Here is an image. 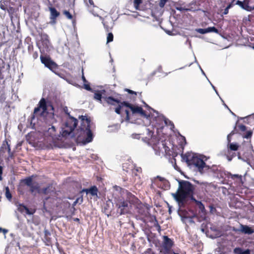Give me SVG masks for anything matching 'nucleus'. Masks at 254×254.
Listing matches in <instances>:
<instances>
[{"mask_svg": "<svg viewBox=\"0 0 254 254\" xmlns=\"http://www.w3.org/2000/svg\"><path fill=\"white\" fill-rule=\"evenodd\" d=\"M195 187L188 181L182 180L179 182V188L176 193L172 195L180 206L185 205L188 198H194Z\"/></svg>", "mask_w": 254, "mask_h": 254, "instance_id": "nucleus-1", "label": "nucleus"}, {"mask_svg": "<svg viewBox=\"0 0 254 254\" xmlns=\"http://www.w3.org/2000/svg\"><path fill=\"white\" fill-rule=\"evenodd\" d=\"M81 120L80 126L77 129L76 134H72V136L76 137L79 140H83L84 142L89 143L93 139V133L91 130L90 118L86 116H81L79 117Z\"/></svg>", "mask_w": 254, "mask_h": 254, "instance_id": "nucleus-2", "label": "nucleus"}, {"mask_svg": "<svg viewBox=\"0 0 254 254\" xmlns=\"http://www.w3.org/2000/svg\"><path fill=\"white\" fill-rule=\"evenodd\" d=\"M46 115L54 119V107L52 103L47 102L46 99L42 98L38 103L37 107L34 109L33 114L31 116V120L35 119L36 117H42Z\"/></svg>", "mask_w": 254, "mask_h": 254, "instance_id": "nucleus-3", "label": "nucleus"}, {"mask_svg": "<svg viewBox=\"0 0 254 254\" xmlns=\"http://www.w3.org/2000/svg\"><path fill=\"white\" fill-rule=\"evenodd\" d=\"M182 157L188 166L196 168L201 173H203L206 164L202 159L190 153L182 154Z\"/></svg>", "mask_w": 254, "mask_h": 254, "instance_id": "nucleus-4", "label": "nucleus"}, {"mask_svg": "<svg viewBox=\"0 0 254 254\" xmlns=\"http://www.w3.org/2000/svg\"><path fill=\"white\" fill-rule=\"evenodd\" d=\"M58 193L53 195L52 196L46 197L44 200L43 208L46 210L47 208L54 209L55 207H62L63 200L58 197Z\"/></svg>", "mask_w": 254, "mask_h": 254, "instance_id": "nucleus-5", "label": "nucleus"}, {"mask_svg": "<svg viewBox=\"0 0 254 254\" xmlns=\"http://www.w3.org/2000/svg\"><path fill=\"white\" fill-rule=\"evenodd\" d=\"M78 124V120L69 115L64 127L62 129V135L67 137L71 134Z\"/></svg>", "mask_w": 254, "mask_h": 254, "instance_id": "nucleus-6", "label": "nucleus"}, {"mask_svg": "<svg viewBox=\"0 0 254 254\" xmlns=\"http://www.w3.org/2000/svg\"><path fill=\"white\" fill-rule=\"evenodd\" d=\"M147 143L151 146L155 150H156L158 148L159 150L161 151L162 149H164L167 154L170 155L169 152L170 149L166 145L165 141H160L158 137L155 135H152L150 138H148Z\"/></svg>", "mask_w": 254, "mask_h": 254, "instance_id": "nucleus-7", "label": "nucleus"}, {"mask_svg": "<svg viewBox=\"0 0 254 254\" xmlns=\"http://www.w3.org/2000/svg\"><path fill=\"white\" fill-rule=\"evenodd\" d=\"M162 238L160 252L162 254H171L173 252L172 248L174 245V241L167 236H163Z\"/></svg>", "mask_w": 254, "mask_h": 254, "instance_id": "nucleus-8", "label": "nucleus"}, {"mask_svg": "<svg viewBox=\"0 0 254 254\" xmlns=\"http://www.w3.org/2000/svg\"><path fill=\"white\" fill-rule=\"evenodd\" d=\"M39 35L40 36V40L37 43L39 49L41 53L48 52L51 45L49 36L42 32H39Z\"/></svg>", "mask_w": 254, "mask_h": 254, "instance_id": "nucleus-9", "label": "nucleus"}, {"mask_svg": "<svg viewBox=\"0 0 254 254\" xmlns=\"http://www.w3.org/2000/svg\"><path fill=\"white\" fill-rule=\"evenodd\" d=\"M115 207L117 208V212L120 215L128 213L130 210V206L127 200L123 199H119L115 201Z\"/></svg>", "mask_w": 254, "mask_h": 254, "instance_id": "nucleus-10", "label": "nucleus"}, {"mask_svg": "<svg viewBox=\"0 0 254 254\" xmlns=\"http://www.w3.org/2000/svg\"><path fill=\"white\" fill-rule=\"evenodd\" d=\"M40 60L41 63L44 64L46 67L48 68L56 74H59L58 73V65L55 62L51 60L50 57L41 56Z\"/></svg>", "mask_w": 254, "mask_h": 254, "instance_id": "nucleus-11", "label": "nucleus"}, {"mask_svg": "<svg viewBox=\"0 0 254 254\" xmlns=\"http://www.w3.org/2000/svg\"><path fill=\"white\" fill-rule=\"evenodd\" d=\"M123 104L124 105L125 107L128 108L130 110L132 115L138 114L141 117L146 118L148 117L146 112L143 110L142 107L134 105L127 101H123Z\"/></svg>", "mask_w": 254, "mask_h": 254, "instance_id": "nucleus-12", "label": "nucleus"}, {"mask_svg": "<svg viewBox=\"0 0 254 254\" xmlns=\"http://www.w3.org/2000/svg\"><path fill=\"white\" fill-rule=\"evenodd\" d=\"M103 99L108 104L113 106H116L122 102V98L121 95H117L115 97L106 96L103 97Z\"/></svg>", "mask_w": 254, "mask_h": 254, "instance_id": "nucleus-13", "label": "nucleus"}, {"mask_svg": "<svg viewBox=\"0 0 254 254\" xmlns=\"http://www.w3.org/2000/svg\"><path fill=\"white\" fill-rule=\"evenodd\" d=\"M250 0H244L243 1L238 0L235 4L247 11H252L253 8L250 5Z\"/></svg>", "mask_w": 254, "mask_h": 254, "instance_id": "nucleus-14", "label": "nucleus"}, {"mask_svg": "<svg viewBox=\"0 0 254 254\" xmlns=\"http://www.w3.org/2000/svg\"><path fill=\"white\" fill-rule=\"evenodd\" d=\"M41 192L46 195L52 194V196L53 195L57 194L58 193V192L56 191V189L52 184H49L46 188H43L41 190Z\"/></svg>", "mask_w": 254, "mask_h": 254, "instance_id": "nucleus-15", "label": "nucleus"}, {"mask_svg": "<svg viewBox=\"0 0 254 254\" xmlns=\"http://www.w3.org/2000/svg\"><path fill=\"white\" fill-rule=\"evenodd\" d=\"M50 5L49 10L50 11V19L53 23H55L57 17L60 15V13L55 7L52 6V4L50 3Z\"/></svg>", "mask_w": 254, "mask_h": 254, "instance_id": "nucleus-16", "label": "nucleus"}, {"mask_svg": "<svg viewBox=\"0 0 254 254\" xmlns=\"http://www.w3.org/2000/svg\"><path fill=\"white\" fill-rule=\"evenodd\" d=\"M81 192H85L86 194L90 193L93 196H97L98 189L96 186H93L89 189H83Z\"/></svg>", "mask_w": 254, "mask_h": 254, "instance_id": "nucleus-17", "label": "nucleus"}, {"mask_svg": "<svg viewBox=\"0 0 254 254\" xmlns=\"http://www.w3.org/2000/svg\"><path fill=\"white\" fill-rule=\"evenodd\" d=\"M241 229L240 230H235L236 232L237 231H241L242 233H244L245 234H252L254 232V230L249 226L247 225H244L241 224Z\"/></svg>", "mask_w": 254, "mask_h": 254, "instance_id": "nucleus-18", "label": "nucleus"}, {"mask_svg": "<svg viewBox=\"0 0 254 254\" xmlns=\"http://www.w3.org/2000/svg\"><path fill=\"white\" fill-rule=\"evenodd\" d=\"M47 135L51 136L53 139L57 138V134L56 132V128L55 126H52L49 127L46 133Z\"/></svg>", "mask_w": 254, "mask_h": 254, "instance_id": "nucleus-19", "label": "nucleus"}, {"mask_svg": "<svg viewBox=\"0 0 254 254\" xmlns=\"http://www.w3.org/2000/svg\"><path fill=\"white\" fill-rule=\"evenodd\" d=\"M163 12V8L155 6L152 9V15L155 17H159L162 15Z\"/></svg>", "mask_w": 254, "mask_h": 254, "instance_id": "nucleus-20", "label": "nucleus"}, {"mask_svg": "<svg viewBox=\"0 0 254 254\" xmlns=\"http://www.w3.org/2000/svg\"><path fill=\"white\" fill-rule=\"evenodd\" d=\"M155 184H156L159 188L163 189V190H168L169 189L170 185V183L167 180H165L164 181H162L161 183H157L155 181L153 182Z\"/></svg>", "mask_w": 254, "mask_h": 254, "instance_id": "nucleus-21", "label": "nucleus"}, {"mask_svg": "<svg viewBox=\"0 0 254 254\" xmlns=\"http://www.w3.org/2000/svg\"><path fill=\"white\" fill-rule=\"evenodd\" d=\"M204 170L207 171L208 173H213L214 174H218V172L219 171L217 166L212 165V166H209L206 164Z\"/></svg>", "mask_w": 254, "mask_h": 254, "instance_id": "nucleus-22", "label": "nucleus"}, {"mask_svg": "<svg viewBox=\"0 0 254 254\" xmlns=\"http://www.w3.org/2000/svg\"><path fill=\"white\" fill-rule=\"evenodd\" d=\"M191 200L195 203L196 206L199 209V212L205 214L206 213V210L205 209L204 205L200 201L197 200L195 198H193Z\"/></svg>", "mask_w": 254, "mask_h": 254, "instance_id": "nucleus-23", "label": "nucleus"}, {"mask_svg": "<svg viewBox=\"0 0 254 254\" xmlns=\"http://www.w3.org/2000/svg\"><path fill=\"white\" fill-rule=\"evenodd\" d=\"M127 199L130 203H136L138 200V198L131 192L127 191Z\"/></svg>", "mask_w": 254, "mask_h": 254, "instance_id": "nucleus-24", "label": "nucleus"}, {"mask_svg": "<svg viewBox=\"0 0 254 254\" xmlns=\"http://www.w3.org/2000/svg\"><path fill=\"white\" fill-rule=\"evenodd\" d=\"M44 239L45 240V242L46 245L48 246H50L52 244L51 238L50 237L51 234L49 231L47 229H45L44 231Z\"/></svg>", "mask_w": 254, "mask_h": 254, "instance_id": "nucleus-25", "label": "nucleus"}, {"mask_svg": "<svg viewBox=\"0 0 254 254\" xmlns=\"http://www.w3.org/2000/svg\"><path fill=\"white\" fill-rule=\"evenodd\" d=\"M133 164L129 161L124 163L123 164V169L126 172L132 171L133 170Z\"/></svg>", "mask_w": 254, "mask_h": 254, "instance_id": "nucleus-26", "label": "nucleus"}, {"mask_svg": "<svg viewBox=\"0 0 254 254\" xmlns=\"http://www.w3.org/2000/svg\"><path fill=\"white\" fill-rule=\"evenodd\" d=\"M102 92H105V91L104 90L102 91H96L94 95V99L99 101L100 103H102V99H103V97H104L102 95Z\"/></svg>", "mask_w": 254, "mask_h": 254, "instance_id": "nucleus-27", "label": "nucleus"}, {"mask_svg": "<svg viewBox=\"0 0 254 254\" xmlns=\"http://www.w3.org/2000/svg\"><path fill=\"white\" fill-rule=\"evenodd\" d=\"M30 191L31 193H33L35 191H38L39 193L40 192V186L38 183L34 182L29 187Z\"/></svg>", "mask_w": 254, "mask_h": 254, "instance_id": "nucleus-28", "label": "nucleus"}, {"mask_svg": "<svg viewBox=\"0 0 254 254\" xmlns=\"http://www.w3.org/2000/svg\"><path fill=\"white\" fill-rule=\"evenodd\" d=\"M8 140L5 139L2 142L1 146L0 147V155H2L5 153L6 147L8 146Z\"/></svg>", "mask_w": 254, "mask_h": 254, "instance_id": "nucleus-29", "label": "nucleus"}, {"mask_svg": "<svg viewBox=\"0 0 254 254\" xmlns=\"http://www.w3.org/2000/svg\"><path fill=\"white\" fill-rule=\"evenodd\" d=\"M150 222L153 223V225L157 229L160 231L161 230V226L159 224L158 221L155 216H152L150 217Z\"/></svg>", "mask_w": 254, "mask_h": 254, "instance_id": "nucleus-30", "label": "nucleus"}, {"mask_svg": "<svg viewBox=\"0 0 254 254\" xmlns=\"http://www.w3.org/2000/svg\"><path fill=\"white\" fill-rule=\"evenodd\" d=\"M33 176H30L26 178L23 180V182L24 183V184L28 187L31 186L33 184Z\"/></svg>", "mask_w": 254, "mask_h": 254, "instance_id": "nucleus-31", "label": "nucleus"}, {"mask_svg": "<svg viewBox=\"0 0 254 254\" xmlns=\"http://www.w3.org/2000/svg\"><path fill=\"white\" fill-rule=\"evenodd\" d=\"M132 172L135 176L137 175V173H141L142 172V169L140 167L137 166L135 164H133V170Z\"/></svg>", "mask_w": 254, "mask_h": 254, "instance_id": "nucleus-32", "label": "nucleus"}, {"mask_svg": "<svg viewBox=\"0 0 254 254\" xmlns=\"http://www.w3.org/2000/svg\"><path fill=\"white\" fill-rule=\"evenodd\" d=\"M123 101L118 104V106L115 109V112L118 115H120L121 114V110L123 107L125 106L123 104Z\"/></svg>", "mask_w": 254, "mask_h": 254, "instance_id": "nucleus-33", "label": "nucleus"}, {"mask_svg": "<svg viewBox=\"0 0 254 254\" xmlns=\"http://www.w3.org/2000/svg\"><path fill=\"white\" fill-rule=\"evenodd\" d=\"M142 3V0H134L133 5L136 10L139 9V5Z\"/></svg>", "mask_w": 254, "mask_h": 254, "instance_id": "nucleus-34", "label": "nucleus"}, {"mask_svg": "<svg viewBox=\"0 0 254 254\" xmlns=\"http://www.w3.org/2000/svg\"><path fill=\"white\" fill-rule=\"evenodd\" d=\"M229 148L231 150L236 151L239 148V145L237 143H231L229 144Z\"/></svg>", "mask_w": 254, "mask_h": 254, "instance_id": "nucleus-35", "label": "nucleus"}, {"mask_svg": "<svg viewBox=\"0 0 254 254\" xmlns=\"http://www.w3.org/2000/svg\"><path fill=\"white\" fill-rule=\"evenodd\" d=\"M63 14L66 17L67 19L70 20L73 19L72 15L68 11H67L66 10H64Z\"/></svg>", "mask_w": 254, "mask_h": 254, "instance_id": "nucleus-36", "label": "nucleus"}, {"mask_svg": "<svg viewBox=\"0 0 254 254\" xmlns=\"http://www.w3.org/2000/svg\"><path fill=\"white\" fill-rule=\"evenodd\" d=\"M125 91L127 92L129 94H132L133 95V96H132L133 100H134L135 99L136 97L137 96V92L133 91L129 89H126Z\"/></svg>", "mask_w": 254, "mask_h": 254, "instance_id": "nucleus-37", "label": "nucleus"}, {"mask_svg": "<svg viewBox=\"0 0 254 254\" xmlns=\"http://www.w3.org/2000/svg\"><path fill=\"white\" fill-rule=\"evenodd\" d=\"M5 196L8 199H11L12 198L11 194L8 187L5 188Z\"/></svg>", "mask_w": 254, "mask_h": 254, "instance_id": "nucleus-38", "label": "nucleus"}, {"mask_svg": "<svg viewBox=\"0 0 254 254\" xmlns=\"http://www.w3.org/2000/svg\"><path fill=\"white\" fill-rule=\"evenodd\" d=\"M102 23L104 25V28L106 29L107 32H109L112 29V26L108 24V22L107 21L103 20Z\"/></svg>", "mask_w": 254, "mask_h": 254, "instance_id": "nucleus-39", "label": "nucleus"}, {"mask_svg": "<svg viewBox=\"0 0 254 254\" xmlns=\"http://www.w3.org/2000/svg\"><path fill=\"white\" fill-rule=\"evenodd\" d=\"M166 180L165 178L160 177L159 176H157L156 178H154V182L156 181L157 183H161L162 181Z\"/></svg>", "mask_w": 254, "mask_h": 254, "instance_id": "nucleus-40", "label": "nucleus"}, {"mask_svg": "<svg viewBox=\"0 0 254 254\" xmlns=\"http://www.w3.org/2000/svg\"><path fill=\"white\" fill-rule=\"evenodd\" d=\"M208 33L214 32L215 33H218L219 30L215 27H210L207 28Z\"/></svg>", "mask_w": 254, "mask_h": 254, "instance_id": "nucleus-41", "label": "nucleus"}, {"mask_svg": "<svg viewBox=\"0 0 254 254\" xmlns=\"http://www.w3.org/2000/svg\"><path fill=\"white\" fill-rule=\"evenodd\" d=\"M114 36L112 33H109L107 37V43H110L113 41Z\"/></svg>", "mask_w": 254, "mask_h": 254, "instance_id": "nucleus-42", "label": "nucleus"}, {"mask_svg": "<svg viewBox=\"0 0 254 254\" xmlns=\"http://www.w3.org/2000/svg\"><path fill=\"white\" fill-rule=\"evenodd\" d=\"M28 52L29 54H32L34 52V47L32 43H29L27 47Z\"/></svg>", "mask_w": 254, "mask_h": 254, "instance_id": "nucleus-43", "label": "nucleus"}, {"mask_svg": "<svg viewBox=\"0 0 254 254\" xmlns=\"http://www.w3.org/2000/svg\"><path fill=\"white\" fill-rule=\"evenodd\" d=\"M196 31L198 33H199L200 34H204L208 33L207 28H204V29L198 28V29H196Z\"/></svg>", "mask_w": 254, "mask_h": 254, "instance_id": "nucleus-44", "label": "nucleus"}, {"mask_svg": "<svg viewBox=\"0 0 254 254\" xmlns=\"http://www.w3.org/2000/svg\"><path fill=\"white\" fill-rule=\"evenodd\" d=\"M21 206L23 207V209H24V210L26 211V214H27L28 215H32L35 212V211L30 210L29 209V208L25 205H21Z\"/></svg>", "mask_w": 254, "mask_h": 254, "instance_id": "nucleus-45", "label": "nucleus"}, {"mask_svg": "<svg viewBox=\"0 0 254 254\" xmlns=\"http://www.w3.org/2000/svg\"><path fill=\"white\" fill-rule=\"evenodd\" d=\"M236 128L238 127L239 130H240L241 131H245L247 129L246 127L242 124L239 125L235 127ZM237 131V129L236 130Z\"/></svg>", "mask_w": 254, "mask_h": 254, "instance_id": "nucleus-46", "label": "nucleus"}, {"mask_svg": "<svg viewBox=\"0 0 254 254\" xmlns=\"http://www.w3.org/2000/svg\"><path fill=\"white\" fill-rule=\"evenodd\" d=\"M236 127H235L234 129L233 130H232L229 134L228 135V136H227V140H228L229 142H230L231 141L230 136L231 135H233V134H234L235 133H237L238 132V131H236Z\"/></svg>", "mask_w": 254, "mask_h": 254, "instance_id": "nucleus-47", "label": "nucleus"}, {"mask_svg": "<svg viewBox=\"0 0 254 254\" xmlns=\"http://www.w3.org/2000/svg\"><path fill=\"white\" fill-rule=\"evenodd\" d=\"M83 86H84V88L86 90H87V91H93V90L91 88L90 84L88 82L84 83Z\"/></svg>", "mask_w": 254, "mask_h": 254, "instance_id": "nucleus-48", "label": "nucleus"}, {"mask_svg": "<svg viewBox=\"0 0 254 254\" xmlns=\"http://www.w3.org/2000/svg\"><path fill=\"white\" fill-rule=\"evenodd\" d=\"M125 112L126 113V120L129 121L130 119V115L129 111L127 109H126Z\"/></svg>", "mask_w": 254, "mask_h": 254, "instance_id": "nucleus-49", "label": "nucleus"}, {"mask_svg": "<svg viewBox=\"0 0 254 254\" xmlns=\"http://www.w3.org/2000/svg\"><path fill=\"white\" fill-rule=\"evenodd\" d=\"M243 250L240 248H236L234 250L236 254H243Z\"/></svg>", "mask_w": 254, "mask_h": 254, "instance_id": "nucleus-50", "label": "nucleus"}, {"mask_svg": "<svg viewBox=\"0 0 254 254\" xmlns=\"http://www.w3.org/2000/svg\"><path fill=\"white\" fill-rule=\"evenodd\" d=\"M168 0H160L159 2V7L161 8H163L165 6V3Z\"/></svg>", "mask_w": 254, "mask_h": 254, "instance_id": "nucleus-51", "label": "nucleus"}, {"mask_svg": "<svg viewBox=\"0 0 254 254\" xmlns=\"http://www.w3.org/2000/svg\"><path fill=\"white\" fill-rule=\"evenodd\" d=\"M252 135V131H248L247 132L246 134L244 136V138H251Z\"/></svg>", "mask_w": 254, "mask_h": 254, "instance_id": "nucleus-52", "label": "nucleus"}, {"mask_svg": "<svg viewBox=\"0 0 254 254\" xmlns=\"http://www.w3.org/2000/svg\"><path fill=\"white\" fill-rule=\"evenodd\" d=\"M157 120H158V121H161V122H164V123H165V124L166 125H168V123H167V122H168V121L170 123H171V122L170 121H169L168 120H167V119H162V118H160V117H159V118H158Z\"/></svg>", "mask_w": 254, "mask_h": 254, "instance_id": "nucleus-53", "label": "nucleus"}, {"mask_svg": "<svg viewBox=\"0 0 254 254\" xmlns=\"http://www.w3.org/2000/svg\"><path fill=\"white\" fill-rule=\"evenodd\" d=\"M31 55L34 60L37 59L38 57V53L37 51L32 53Z\"/></svg>", "mask_w": 254, "mask_h": 254, "instance_id": "nucleus-54", "label": "nucleus"}, {"mask_svg": "<svg viewBox=\"0 0 254 254\" xmlns=\"http://www.w3.org/2000/svg\"><path fill=\"white\" fill-rule=\"evenodd\" d=\"M146 254H155L154 252L152 251V250L150 248L148 249L145 253Z\"/></svg>", "mask_w": 254, "mask_h": 254, "instance_id": "nucleus-55", "label": "nucleus"}, {"mask_svg": "<svg viewBox=\"0 0 254 254\" xmlns=\"http://www.w3.org/2000/svg\"><path fill=\"white\" fill-rule=\"evenodd\" d=\"M88 6H92L93 7H95V5H94V3L93 0H88Z\"/></svg>", "mask_w": 254, "mask_h": 254, "instance_id": "nucleus-56", "label": "nucleus"}, {"mask_svg": "<svg viewBox=\"0 0 254 254\" xmlns=\"http://www.w3.org/2000/svg\"><path fill=\"white\" fill-rule=\"evenodd\" d=\"M235 1V0H232V1L230 3L228 4V5L227 6L228 7V8H231L235 4H236L235 3H234Z\"/></svg>", "mask_w": 254, "mask_h": 254, "instance_id": "nucleus-57", "label": "nucleus"}, {"mask_svg": "<svg viewBox=\"0 0 254 254\" xmlns=\"http://www.w3.org/2000/svg\"><path fill=\"white\" fill-rule=\"evenodd\" d=\"M14 153L13 152H12V153H10L9 154H8V158H7V159L8 160H9V159H13L14 158Z\"/></svg>", "mask_w": 254, "mask_h": 254, "instance_id": "nucleus-58", "label": "nucleus"}, {"mask_svg": "<svg viewBox=\"0 0 254 254\" xmlns=\"http://www.w3.org/2000/svg\"><path fill=\"white\" fill-rule=\"evenodd\" d=\"M21 205H24V204H20L19 205V207H18V210L19 211H20V212H23L24 210V209H23V207L21 206Z\"/></svg>", "mask_w": 254, "mask_h": 254, "instance_id": "nucleus-59", "label": "nucleus"}, {"mask_svg": "<svg viewBox=\"0 0 254 254\" xmlns=\"http://www.w3.org/2000/svg\"><path fill=\"white\" fill-rule=\"evenodd\" d=\"M2 167L1 166H0V181H1L2 180Z\"/></svg>", "mask_w": 254, "mask_h": 254, "instance_id": "nucleus-60", "label": "nucleus"}, {"mask_svg": "<svg viewBox=\"0 0 254 254\" xmlns=\"http://www.w3.org/2000/svg\"><path fill=\"white\" fill-rule=\"evenodd\" d=\"M6 150H7V152L8 153V154L10 153H12V152L11 151V149H10V144L9 143H8V146H7L6 147Z\"/></svg>", "mask_w": 254, "mask_h": 254, "instance_id": "nucleus-61", "label": "nucleus"}, {"mask_svg": "<svg viewBox=\"0 0 254 254\" xmlns=\"http://www.w3.org/2000/svg\"><path fill=\"white\" fill-rule=\"evenodd\" d=\"M230 8H228V7L227 6L224 10V11L223 12V13L225 15L227 14L228 13V12H229V9Z\"/></svg>", "mask_w": 254, "mask_h": 254, "instance_id": "nucleus-62", "label": "nucleus"}, {"mask_svg": "<svg viewBox=\"0 0 254 254\" xmlns=\"http://www.w3.org/2000/svg\"><path fill=\"white\" fill-rule=\"evenodd\" d=\"M232 179H235V178H239L241 180L242 179V177H241V176H239V175H233V176L232 177Z\"/></svg>", "mask_w": 254, "mask_h": 254, "instance_id": "nucleus-63", "label": "nucleus"}, {"mask_svg": "<svg viewBox=\"0 0 254 254\" xmlns=\"http://www.w3.org/2000/svg\"><path fill=\"white\" fill-rule=\"evenodd\" d=\"M243 254H250V251L249 249H247L245 251H243Z\"/></svg>", "mask_w": 254, "mask_h": 254, "instance_id": "nucleus-64", "label": "nucleus"}]
</instances>
